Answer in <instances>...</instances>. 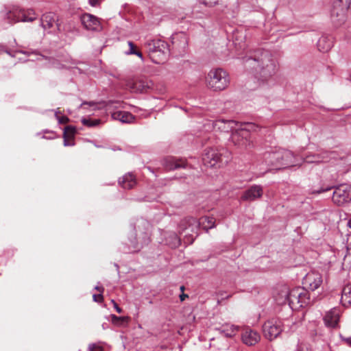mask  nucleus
I'll return each mask as SVG.
<instances>
[{
    "instance_id": "nucleus-38",
    "label": "nucleus",
    "mask_w": 351,
    "mask_h": 351,
    "mask_svg": "<svg viewBox=\"0 0 351 351\" xmlns=\"http://www.w3.org/2000/svg\"><path fill=\"white\" fill-rule=\"evenodd\" d=\"M128 54H135V55L138 56V57H140L141 58H143V55H142L141 52H140L138 51H130L128 53Z\"/></svg>"
},
{
    "instance_id": "nucleus-52",
    "label": "nucleus",
    "mask_w": 351,
    "mask_h": 351,
    "mask_svg": "<svg viewBox=\"0 0 351 351\" xmlns=\"http://www.w3.org/2000/svg\"><path fill=\"white\" fill-rule=\"evenodd\" d=\"M0 48H1V46L0 45Z\"/></svg>"
},
{
    "instance_id": "nucleus-32",
    "label": "nucleus",
    "mask_w": 351,
    "mask_h": 351,
    "mask_svg": "<svg viewBox=\"0 0 351 351\" xmlns=\"http://www.w3.org/2000/svg\"><path fill=\"white\" fill-rule=\"evenodd\" d=\"M93 300L97 302H101L103 300V296L101 293L94 294L93 295Z\"/></svg>"
},
{
    "instance_id": "nucleus-39",
    "label": "nucleus",
    "mask_w": 351,
    "mask_h": 351,
    "mask_svg": "<svg viewBox=\"0 0 351 351\" xmlns=\"http://www.w3.org/2000/svg\"><path fill=\"white\" fill-rule=\"evenodd\" d=\"M174 239H175V242H174L173 246V247H177V246H178L180 245V239H178L177 237V236L176 234H174Z\"/></svg>"
},
{
    "instance_id": "nucleus-26",
    "label": "nucleus",
    "mask_w": 351,
    "mask_h": 351,
    "mask_svg": "<svg viewBox=\"0 0 351 351\" xmlns=\"http://www.w3.org/2000/svg\"><path fill=\"white\" fill-rule=\"evenodd\" d=\"M82 123H83V125H84L86 126L94 127V126H96L99 124L100 120L99 119L92 120L90 119L83 118L82 119Z\"/></svg>"
},
{
    "instance_id": "nucleus-25",
    "label": "nucleus",
    "mask_w": 351,
    "mask_h": 351,
    "mask_svg": "<svg viewBox=\"0 0 351 351\" xmlns=\"http://www.w3.org/2000/svg\"><path fill=\"white\" fill-rule=\"evenodd\" d=\"M327 38L322 37L317 42V47L320 51H327L332 47V42L326 41Z\"/></svg>"
},
{
    "instance_id": "nucleus-40",
    "label": "nucleus",
    "mask_w": 351,
    "mask_h": 351,
    "mask_svg": "<svg viewBox=\"0 0 351 351\" xmlns=\"http://www.w3.org/2000/svg\"><path fill=\"white\" fill-rule=\"evenodd\" d=\"M90 351H101V348L99 347H95L94 345L93 346H90Z\"/></svg>"
},
{
    "instance_id": "nucleus-31",
    "label": "nucleus",
    "mask_w": 351,
    "mask_h": 351,
    "mask_svg": "<svg viewBox=\"0 0 351 351\" xmlns=\"http://www.w3.org/2000/svg\"><path fill=\"white\" fill-rule=\"evenodd\" d=\"M55 115H56V117L58 119L59 123L64 124V123H66L69 121V118L67 117H66V116L59 117L58 115L57 112L56 113Z\"/></svg>"
},
{
    "instance_id": "nucleus-15",
    "label": "nucleus",
    "mask_w": 351,
    "mask_h": 351,
    "mask_svg": "<svg viewBox=\"0 0 351 351\" xmlns=\"http://www.w3.org/2000/svg\"><path fill=\"white\" fill-rule=\"evenodd\" d=\"M153 86L152 81L146 78H139L127 83L128 88L134 93H143L150 89Z\"/></svg>"
},
{
    "instance_id": "nucleus-46",
    "label": "nucleus",
    "mask_w": 351,
    "mask_h": 351,
    "mask_svg": "<svg viewBox=\"0 0 351 351\" xmlns=\"http://www.w3.org/2000/svg\"><path fill=\"white\" fill-rule=\"evenodd\" d=\"M88 104L89 106H93V105H95V104H94V103H90H90H88V102H84V103H82V104L81 106H85V105H88Z\"/></svg>"
},
{
    "instance_id": "nucleus-7",
    "label": "nucleus",
    "mask_w": 351,
    "mask_h": 351,
    "mask_svg": "<svg viewBox=\"0 0 351 351\" xmlns=\"http://www.w3.org/2000/svg\"><path fill=\"white\" fill-rule=\"evenodd\" d=\"M331 189H335L332 200L336 204L341 206L351 201V185L347 184L322 189L317 193L328 191Z\"/></svg>"
},
{
    "instance_id": "nucleus-37",
    "label": "nucleus",
    "mask_w": 351,
    "mask_h": 351,
    "mask_svg": "<svg viewBox=\"0 0 351 351\" xmlns=\"http://www.w3.org/2000/svg\"><path fill=\"white\" fill-rule=\"evenodd\" d=\"M25 12L26 13V16H27L28 17L35 16V13L34 10L32 9L27 10V11L25 10Z\"/></svg>"
},
{
    "instance_id": "nucleus-4",
    "label": "nucleus",
    "mask_w": 351,
    "mask_h": 351,
    "mask_svg": "<svg viewBox=\"0 0 351 351\" xmlns=\"http://www.w3.org/2000/svg\"><path fill=\"white\" fill-rule=\"evenodd\" d=\"M206 82L207 86L215 91L224 90L230 82L228 73L220 68L211 69L208 73Z\"/></svg>"
},
{
    "instance_id": "nucleus-18",
    "label": "nucleus",
    "mask_w": 351,
    "mask_h": 351,
    "mask_svg": "<svg viewBox=\"0 0 351 351\" xmlns=\"http://www.w3.org/2000/svg\"><path fill=\"white\" fill-rule=\"evenodd\" d=\"M241 339L243 343L252 346L256 344L261 339L259 333L250 328L243 330L241 334Z\"/></svg>"
},
{
    "instance_id": "nucleus-23",
    "label": "nucleus",
    "mask_w": 351,
    "mask_h": 351,
    "mask_svg": "<svg viewBox=\"0 0 351 351\" xmlns=\"http://www.w3.org/2000/svg\"><path fill=\"white\" fill-rule=\"evenodd\" d=\"M239 330V326L236 325L228 324L223 325L221 328L219 329V332L227 337H234Z\"/></svg>"
},
{
    "instance_id": "nucleus-9",
    "label": "nucleus",
    "mask_w": 351,
    "mask_h": 351,
    "mask_svg": "<svg viewBox=\"0 0 351 351\" xmlns=\"http://www.w3.org/2000/svg\"><path fill=\"white\" fill-rule=\"evenodd\" d=\"M263 330L265 337L269 341H272L282 332V322L278 319L268 320L264 324Z\"/></svg>"
},
{
    "instance_id": "nucleus-13",
    "label": "nucleus",
    "mask_w": 351,
    "mask_h": 351,
    "mask_svg": "<svg viewBox=\"0 0 351 351\" xmlns=\"http://www.w3.org/2000/svg\"><path fill=\"white\" fill-rule=\"evenodd\" d=\"M80 20L87 30L100 31L102 29L99 18L93 14L85 13L81 16Z\"/></svg>"
},
{
    "instance_id": "nucleus-24",
    "label": "nucleus",
    "mask_w": 351,
    "mask_h": 351,
    "mask_svg": "<svg viewBox=\"0 0 351 351\" xmlns=\"http://www.w3.org/2000/svg\"><path fill=\"white\" fill-rule=\"evenodd\" d=\"M341 302L345 306L351 304V285H346L343 288Z\"/></svg>"
},
{
    "instance_id": "nucleus-43",
    "label": "nucleus",
    "mask_w": 351,
    "mask_h": 351,
    "mask_svg": "<svg viewBox=\"0 0 351 351\" xmlns=\"http://www.w3.org/2000/svg\"><path fill=\"white\" fill-rule=\"evenodd\" d=\"M188 295L186 294L182 293L180 295V298L181 301H184L186 298H187Z\"/></svg>"
},
{
    "instance_id": "nucleus-8",
    "label": "nucleus",
    "mask_w": 351,
    "mask_h": 351,
    "mask_svg": "<svg viewBox=\"0 0 351 351\" xmlns=\"http://www.w3.org/2000/svg\"><path fill=\"white\" fill-rule=\"evenodd\" d=\"M269 156L274 160L272 165L280 169L295 165V157L291 151L280 149L269 154Z\"/></svg>"
},
{
    "instance_id": "nucleus-44",
    "label": "nucleus",
    "mask_w": 351,
    "mask_h": 351,
    "mask_svg": "<svg viewBox=\"0 0 351 351\" xmlns=\"http://www.w3.org/2000/svg\"><path fill=\"white\" fill-rule=\"evenodd\" d=\"M95 289L97 291H99V292H103L104 289L102 287H99V286H96L95 287Z\"/></svg>"
},
{
    "instance_id": "nucleus-49",
    "label": "nucleus",
    "mask_w": 351,
    "mask_h": 351,
    "mask_svg": "<svg viewBox=\"0 0 351 351\" xmlns=\"http://www.w3.org/2000/svg\"><path fill=\"white\" fill-rule=\"evenodd\" d=\"M137 250H138V247L137 246H134V251H136Z\"/></svg>"
},
{
    "instance_id": "nucleus-17",
    "label": "nucleus",
    "mask_w": 351,
    "mask_h": 351,
    "mask_svg": "<svg viewBox=\"0 0 351 351\" xmlns=\"http://www.w3.org/2000/svg\"><path fill=\"white\" fill-rule=\"evenodd\" d=\"M213 128L216 131L232 132L239 126V123L233 120L218 119L212 123Z\"/></svg>"
},
{
    "instance_id": "nucleus-11",
    "label": "nucleus",
    "mask_w": 351,
    "mask_h": 351,
    "mask_svg": "<svg viewBox=\"0 0 351 351\" xmlns=\"http://www.w3.org/2000/svg\"><path fill=\"white\" fill-rule=\"evenodd\" d=\"M6 18L9 23H14L19 21L22 22H32L36 17L26 16L25 10L19 8H14L12 10L9 11L6 14Z\"/></svg>"
},
{
    "instance_id": "nucleus-51",
    "label": "nucleus",
    "mask_w": 351,
    "mask_h": 351,
    "mask_svg": "<svg viewBox=\"0 0 351 351\" xmlns=\"http://www.w3.org/2000/svg\"><path fill=\"white\" fill-rule=\"evenodd\" d=\"M102 327H103V328H104V329H106V327H105V324H104L102 325Z\"/></svg>"
},
{
    "instance_id": "nucleus-35",
    "label": "nucleus",
    "mask_w": 351,
    "mask_h": 351,
    "mask_svg": "<svg viewBox=\"0 0 351 351\" xmlns=\"http://www.w3.org/2000/svg\"><path fill=\"white\" fill-rule=\"evenodd\" d=\"M112 303L113 304L114 308H115L117 312L121 313L122 312V309L118 306L116 302L114 300H112Z\"/></svg>"
},
{
    "instance_id": "nucleus-6",
    "label": "nucleus",
    "mask_w": 351,
    "mask_h": 351,
    "mask_svg": "<svg viewBox=\"0 0 351 351\" xmlns=\"http://www.w3.org/2000/svg\"><path fill=\"white\" fill-rule=\"evenodd\" d=\"M200 226L208 232L209 229L213 228L215 226V219L210 217H203L199 221L196 218L186 217L181 221L180 229L182 232L189 230L193 232L197 230Z\"/></svg>"
},
{
    "instance_id": "nucleus-27",
    "label": "nucleus",
    "mask_w": 351,
    "mask_h": 351,
    "mask_svg": "<svg viewBox=\"0 0 351 351\" xmlns=\"http://www.w3.org/2000/svg\"><path fill=\"white\" fill-rule=\"evenodd\" d=\"M75 132L76 130L74 127L69 125L64 128L63 135L68 136V138H73Z\"/></svg>"
},
{
    "instance_id": "nucleus-2",
    "label": "nucleus",
    "mask_w": 351,
    "mask_h": 351,
    "mask_svg": "<svg viewBox=\"0 0 351 351\" xmlns=\"http://www.w3.org/2000/svg\"><path fill=\"white\" fill-rule=\"evenodd\" d=\"M280 295L282 300L276 299L278 302L281 304L287 302L292 310H298L311 303L308 291L304 287H298L289 291L285 287L280 291Z\"/></svg>"
},
{
    "instance_id": "nucleus-20",
    "label": "nucleus",
    "mask_w": 351,
    "mask_h": 351,
    "mask_svg": "<svg viewBox=\"0 0 351 351\" xmlns=\"http://www.w3.org/2000/svg\"><path fill=\"white\" fill-rule=\"evenodd\" d=\"M340 311L337 308H333L328 311L324 317V321L326 326L335 328L338 325Z\"/></svg>"
},
{
    "instance_id": "nucleus-36",
    "label": "nucleus",
    "mask_w": 351,
    "mask_h": 351,
    "mask_svg": "<svg viewBox=\"0 0 351 351\" xmlns=\"http://www.w3.org/2000/svg\"><path fill=\"white\" fill-rule=\"evenodd\" d=\"M351 257V243L349 244L347 247V254L345 256V259L350 258Z\"/></svg>"
},
{
    "instance_id": "nucleus-30",
    "label": "nucleus",
    "mask_w": 351,
    "mask_h": 351,
    "mask_svg": "<svg viewBox=\"0 0 351 351\" xmlns=\"http://www.w3.org/2000/svg\"><path fill=\"white\" fill-rule=\"evenodd\" d=\"M202 3L208 7H213L218 3V0H202Z\"/></svg>"
},
{
    "instance_id": "nucleus-50",
    "label": "nucleus",
    "mask_w": 351,
    "mask_h": 351,
    "mask_svg": "<svg viewBox=\"0 0 351 351\" xmlns=\"http://www.w3.org/2000/svg\"><path fill=\"white\" fill-rule=\"evenodd\" d=\"M180 289H181L182 291H183V290H184V287H183V286H182V287H180Z\"/></svg>"
},
{
    "instance_id": "nucleus-14",
    "label": "nucleus",
    "mask_w": 351,
    "mask_h": 351,
    "mask_svg": "<svg viewBox=\"0 0 351 351\" xmlns=\"http://www.w3.org/2000/svg\"><path fill=\"white\" fill-rule=\"evenodd\" d=\"M221 160V154L217 149L207 148L204 150L202 160L206 166L213 167Z\"/></svg>"
},
{
    "instance_id": "nucleus-1",
    "label": "nucleus",
    "mask_w": 351,
    "mask_h": 351,
    "mask_svg": "<svg viewBox=\"0 0 351 351\" xmlns=\"http://www.w3.org/2000/svg\"><path fill=\"white\" fill-rule=\"evenodd\" d=\"M243 63L256 79L263 82L267 81L276 72V62L268 51H255L243 58Z\"/></svg>"
},
{
    "instance_id": "nucleus-45",
    "label": "nucleus",
    "mask_w": 351,
    "mask_h": 351,
    "mask_svg": "<svg viewBox=\"0 0 351 351\" xmlns=\"http://www.w3.org/2000/svg\"><path fill=\"white\" fill-rule=\"evenodd\" d=\"M346 341V342L350 346H351V337L350 338H346L344 339Z\"/></svg>"
},
{
    "instance_id": "nucleus-28",
    "label": "nucleus",
    "mask_w": 351,
    "mask_h": 351,
    "mask_svg": "<svg viewBox=\"0 0 351 351\" xmlns=\"http://www.w3.org/2000/svg\"><path fill=\"white\" fill-rule=\"evenodd\" d=\"M304 162L308 163L319 162L322 161V158L319 155H308L304 158Z\"/></svg>"
},
{
    "instance_id": "nucleus-3",
    "label": "nucleus",
    "mask_w": 351,
    "mask_h": 351,
    "mask_svg": "<svg viewBox=\"0 0 351 351\" xmlns=\"http://www.w3.org/2000/svg\"><path fill=\"white\" fill-rule=\"evenodd\" d=\"M258 129L259 127L252 123L239 124V126L232 132L231 141L239 147L247 148L251 145V132H256Z\"/></svg>"
},
{
    "instance_id": "nucleus-48",
    "label": "nucleus",
    "mask_w": 351,
    "mask_h": 351,
    "mask_svg": "<svg viewBox=\"0 0 351 351\" xmlns=\"http://www.w3.org/2000/svg\"><path fill=\"white\" fill-rule=\"evenodd\" d=\"M347 226L351 228V219L347 221Z\"/></svg>"
},
{
    "instance_id": "nucleus-47",
    "label": "nucleus",
    "mask_w": 351,
    "mask_h": 351,
    "mask_svg": "<svg viewBox=\"0 0 351 351\" xmlns=\"http://www.w3.org/2000/svg\"><path fill=\"white\" fill-rule=\"evenodd\" d=\"M348 8L351 10V0L348 1Z\"/></svg>"
},
{
    "instance_id": "nucleus-33",
    "label": "nucleus",
    "mask_w": 351,
    "mask_h": 351,
    "mask_svg": "<svg viewBox=\"0 0 351 351\" xmlns=\"http://www.w3.org/2000/svg\"><path fill=\"white\" fill-rule=\"evenodd\" d=\"M63 138H64V146H73L74 145V143L73 142H69V138H68V136H64L63 135Z\"/></svg>"
},
{
    "instance_id": "nucleus-42",
    "label": "nucleus",
    "mask_w": 351,
    "mask_h": 351,
    "mask_svg": "<svg viewBox=\"0 0 351 351\" xmlns=\"http://www.w3.org/2000/svg\"><path fill=\"white\" fill-rule=\"evenodd\" d=\"M128 45L130 47V51H136L134 49L135 46H134V43L132 41H129L128 42Z\"/></svg>"
},
{
    "instance_id": "nucleus-34",
    "label": "nucleus",
    "mask_w": 351,
    "mask_h": 351,
    "mask_svg": "<svg viewBox=\"0 0 351 351\" xmlns=\"http://www.w3.org/2000/svg\"><path fill=\"white\" fill-rule=\"evenodd\" d=\"M101 0H88L89 4L93 7H96L99 5Z\"/></svg>"
},
{
    "instance_id": "nucleus-29",
    "label": "nucleus",
    "mask_w": 351,
    "mask_h": 351,
    "mask_svg": "<svg viewBox=\"0 0 351 351\" xmlns=\"http://www.w3.org/2000/svg\"><path fill=\"white\" fill-rule=\"evenodd\" d=\"M127 317H117L115 315H112V322L115 324H120V322H125Z\"/></svg>"
},
{
    "instance_id": "nucleus-21",
    "label": "nucleus",
    "mask_w": 351,
    "mask_h": 351,
    "mask_svg": "<svg viewBox=\"0 0 351 351\" xmlns=\"http://www.w3.org/2000/svg\"><path fill=\"white\" fill-rule=\"evenodd\" d=\"M111 117L114 120L119 121L123 123H132L135 119V117L132 113L121 110L112 112Z\"/></svg>"
},
{
    "instance_id": "nucleus-5",
    "label": "nucleus",
    "mask_w": 351,
    "mask_h": 351,
    "mask_svg": "<svg viewBox=\"0 0 351 351\" xmlns=\"http://www.w3.org/2000/svg\"><path fill=\"white\" fill-rule=\"evenodd\" d=\"M147 49L150 58L157 64L165 61L170 51L167 43L160 39L148 41L147 43Z\"/></svg>"
},
{
    "instance_id": "nucleus-12",
    "label": "nucleus",
    "mask_w": 351,
    "mask_h": 351,
    "mask_svg": "<svg viewBox=\"0 0 351 351\" xmlns=\"http://www.w3.org/2000/svg\"><path fill=\"white\" fill-rule=\"evenodd\" d=\"M41 25L44 30L49 33L53 32L56 28L60 29V25L58 23V17L53 12L44 14L41 17Z\"/></svg>"
},
{
    "instance_id": "nucleus-22",
    "label": "nucleus",
    "mask_w": 351,
    "mask_h": 351,
    "mask_svg": "<svg viewBox=\"0 0 351 351\" xmlns=\"http://www.w3.org/2000/svg\"><path fill=\"white\" fill-rule=\"evenodd\" d=\"M119 184L125 189H132L136 184L134 176L128 173L123 176L121 179L119 180Z\"/></svg>"
},
{
    "instance_id": "nucleus-19",
    "label": "nucleus",
    "mask_w": 351,
    "mask_h": 351,
    "mask_svg": "<svg viewBox=\"0 0 351 351\" xmlns=\"http://www.w3.org/2000/svg\"><path fill=\"white\" fill-rule=\"evenodd\" d=\"M163 165L167 170H174L179 168H186L187 163L185 159L167 157L163 160Z\"/></svg>"
},
{
    "instance_id": "nucleus-10",
    "label": "nucleus",
    "mask_w": 351,
    "mask_h": 351,
    "mask_svg": "<svg viewBox=\"0 0 351 351\" xmlns=\"http://www.w3.org/2000/svg\"><path fill=\"white\" fill-rule=\"evenodd\" d=\"M322 276L320 274L317 272H309L308 273L302 280L303 287L306 289L311 291H315L318 289L322 284Z\"/></svg>"
},
{
    "instance_id": "nucleus-41",
    "label": "nucleus",
    "mask_w": 351,
    "mask_h": 351,
    "mask_svg": "<svg viewBox=\"0 0 351 351\" xmlns=\"http://www.w3.org/2000/svg\"><path fill=\"white\" fill-rule=\"evenodd\" d=\"M180 37L183 42V45H184L183 47H185V46L187 45L186 38L184 35H181Z\"/></svg>"
},
{
    "instance_id": "nucleus-16",
    "label": "nucleus",
    "mask_w": 351,
    "mask_h": 351,
    "mask_svg": "<svg viewBox=\"0 0 351 351\" xmlns=\"http://www.w3.org/2000/svg\"><path fill=\"white\" fill-rule=\"evenodd\" d=\"M263 194V187L261 185L254 184L243 192L241 199L243 201L252 202L261 198Z\"/></svg>"
}]
</instances>
